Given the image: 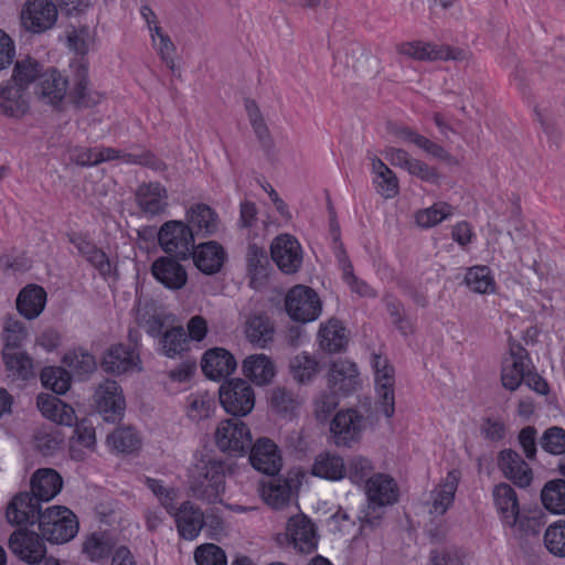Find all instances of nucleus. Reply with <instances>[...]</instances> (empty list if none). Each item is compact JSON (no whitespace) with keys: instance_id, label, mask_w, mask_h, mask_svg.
Wrapping results in <instances>:
<instances>
[{"instance_id":"nucleus-1","label":"nucleus","mask_w":565,"mask_h":565,"mask_svg":"<svg viewBox=\"0 0 565 565\" xmlns=\"http://www.w3.org/2000/svg\"><path fill=\"white\" fill-rule=\"evenodd\" d=\"M226 465L221 460H209L198 465L191 473L190 489L195 499L206 503L221 500L225 491Z\"/></svg>"},{"instance_id":"nucleus-2","label":"nucleus","mask_w":565,"mask_h":565,"mask_svg":"<svg viewBox=\"0 0 565 565\" xmlns=\"http://www.w3.org/2000/svg\"><path fill=\"white\" fill-rule=\"evenodd\" d=\"M38 525L42 539L52 544H65L72 541L79 530L76 514L62 505L45 509Z\"/></svg>"},{"instance_id":"nucleus-3","label":"nucleus","mask_w":565,"mask_h":565,"mask_svg":"<svg viewBox=\"0 0 565 565\" xmlns=\"http://www.w3.org/2000/svg\"><path fill=\"white\" fill-rule=\"evenodd\" d=\"M369 507L363 522L371 526L380 524L381 509L394 504L398 499V487L393 478L384 473L373 475L365 484Z\"/></svg>"},{"instance_id":"nucleus-4","label":"nucleus","mask_w":565,"mask_h":565,"mask_svg":"<svg viewBox=\"0 0 565 565\" xmlns=\"http://www.w3.org/2000/svg\"><path fill=\"white\" fill-rule=\"evenodd\" d=\"M158 243L166 254L185 260L195 247V237L185 222L171 220L159 228Z\"/></svg>"},{"instance_id":"nucleus-5","label":"nucleus","mask_w":565,"mask_h":565,"mask_svg":"<svg viewBox=\"0 0 565 565\" xmlns=\"http://www.w3.org/2000/svg\"><path fill=\"white\" fill-rule=\"evenodd\" d=\"M285 308L292 320L308 323L319 318L322 306L318 294L312 288L297 285L286 295Z\"/></svg>"},{"instance_id":"nucleus-6","label":"nucleus","mask_w":565,"mask_h":565,"mask_svg":"<svg viewBox=\"0 0 565 565\" xmlns=\"http://www.w3.org/2000/svg\"><path fill=\"white\" fill-rule=\"evenodd\" d=\"M218 395L224 411L233 416H246L255 406L254 390L243 379L224 382L218 390Z\"/></svg>"},{"instance_id":"nucleus-7","label":"nucleus","mask_w":565,"mask_h":565,"mask_svg":"<svg viewBox=\"0 0 565 565\" xmlns=\"http://www.w3.org/2000/svg\"><path fill=\"white\" fill-rule=\"evenodd\" d=\"M215 443L222 452L242 456L252 444L250 430L245 423L231 418L222 420L215 430Z\"/></svg>"},{"instance_id":"nucleus-8","label":"nucleus","mask_w":565,"mask_h":565,"mask_svg":"<svg viewBox=\"0 0 565 565\" xmlns=\"http://www.w3.org/2000/svg\"><path fill=\"white\" fill-rule=\"evenodd\" d=\"M371 363L374 370L377 405L386 417H392L395 413L394 367L388 363L386 358L379 354L372 355Z\"/></svg>"},{"instance_id":"nucleus-9","label":"nucleus","mask_w":565,"mask_h":565,"mask_svg":"<svg viewBox=\"0 0 565 565\" xmlns=\"http://www.w3.org/2000/svg\"><path fill=\"white\" fill-rule=\"evenodd\" d=\"M364 428V417L353 408L338 412L330 425L333 443L348 448L360 441Z\"/></svg>"},{"instance_id":"nucleus-10","label":"nucleus","mask_w":565,"mask_h":565,"mask_svg":"<svg viewBox=\"0 0 565 565\" xmlns=\"http://www.w3.org/2000/svg\"><path fill=\"white\" fill-rule=\"evenodd\" d=\"M56 19L57 9L51 0H28L21 12L23 28L32 33L52 29Z\"/></svg>"},{"instance_id":"nucleus-11","label":"nucleus","mask_w":565,"mask_h":565,"mask_svg":"<svg viewBox=\"0 0 565 565\" xmlns=\"http://www.w3.org/2000/svg\"><path fill=\"white\" fill-rule=\"evenodd\" d=\"M41 503L31 492H20L9 502L6 518L10 524L17 526L39 524L44 512Z\"/></svg>"},{"instance_id":"nucleus-12","label":"nucleus","mask_w":565,"mask_h":565,"mask_svg":"<svg viewBox=\"0 0 565 565\" xmlns=\"http://www.w3.org/2000/svg\"><path fill=\"white\" fill-rule=\"evenodd\" d=\"M249 462L253 468L264 475L275 477L282 467V457L278 446L269 438H258L250 444Z\"/></svg>"},{"instance_id":"nucleus-13","label":"nucleus","mask_w":565,"mask_h":565,"mask_svg":"<svg viewBox=\"0 0 565 565\" xmlns=\"http://www.w3.org/2000/svg\"><path fill=\"white\" fill-rule=\"evenodd\" d=\"M286 537L294 548L300 553H311L318 545L316 526L303 513L292 515L288 519Z\"/></svg>"},{"instance_id":"nucleus-14","label":"nucleus","mask_w":565,"mask_h":565,"mask_svg":"<svg viewBox=\"0 0 565 565\" xmlns=\"http://www.w3.org/2000/svg\"><path fill=\"white\" fill-rule=\"evenodd\" d=\"M270 255L278 268L285 274L298 271L302 264V250L299 242L291 235H279L270 246Z\"/></svg>"},{"instance_id":"nucleus-15","label":"nucleus","mask_w":565,"mask_h":565,"mask_svg":"<svg viewBox=\"0 0 565 565\" xmlns=\"http://www.w3.org/2000/svg\"><path fill=\"white\" fill-rule=\"evenodd\" d=\"M30 110L26 90L14 82L4 81L0 84V115L11 119H21Z\"/></svg>"},{"instance_id":"nucleus-16","label":"nucleus","mask_w":565,"mask_h":565,"mask_svg":"<svg viewBox=\"0 0 565 565\" xmlns=\"http://www.w3.org/2000/svg\"><path fill=\"white\" fill-rule=\"evenodd\" d=\"M96 403L106 420L116 422L125 411L126 402L118 383L113 380L103 382L95 393Z\"/></svg>"},{"instance_id":"nucleus-17","label":"nucleus","mask_w":565,"mask_h":565,"mask_svg":"<svg viewBox=\"0 0 565 565\" xmlns=\"http://www.w3.org/2000/svg\"><path fill=\"white\" fill-rule=\"evenodd\" d=\"M498 467L507 479L520 488L529 487L533 480L532 469L513 449H503L499 452Z\"/></svg>"},{"instance_id":"nucleus-18","label":"nucleus","mask_w":565,"mask_h":565,"mask_svg":"<svg viewBox=\"0 0 565 565\" xmlns=\"http://www.w3.org/2000/svg\"><path fill=\"white\" fill-rule=\"evenodd\" d=\"M116 539L108 531H94L84 536L81 553L90 563H105L116 550Z\"/></svg>"},{"instance_id":"nucleus-19","label":"nucleus","mask_w":565,"mask_h":565,"mask_svg":"<svg viewBox=\"0 0 565 565\" xmlns=\"http://www.w3.org/2000/svg\"><path fill=\"white\" fill-rule=\"evenodd\" d=\"M43 540L41 534L19 529L11 534L9 545L15 555L31 564L45 555Z\"/></svg>"},{"instance_id":"nucleus-20","label":"nucleus","mask_w":565,"mask_h":565,"mask_svg":"<svg viewBox=\"0 0 565 565\" xmlns=\"http://www.w3.org/2000/svg\"><path fill=\"white\" fill-rule=\"evenodd\" d=\"M185 221L194 237L213 236L218 232L221 225L218 214L204 203L193 204L188 209Z\"/></svg>"},{"instance_id":"nucleus-21","label":"nucleus","mask_w":565,"mask_h":565,"mask_svg":"<svg viewBox=\"0 0 565 565\" xmlns=\"http://www.w3.org/2000/svg\"><path fill=\"white\" fill-rule=\"evenodd\" d=\"M175 520L177 529L181 537L194 540L203 529V512L191 501L183 502L179 508L174 505L167 511Z\"/></svg>"},{"instance_id":"nucleus-22","label":"nucleus","mask_w":565,"mask_h":565,"mask_svg":"<svg viewBox=\"0 0 565 565\" xmlns=\"http://www.w3.org/2000/svg\"><path fill=\"white\" fill-rule=\"evenodd\" d=\"M153 277L170 290H179L185 286L188 274L177 258L161 256L151 265Z\"/></svg>"},{"instance_id":"nucleus-23","label":"nucleus","mask_w":565,"mask_h":565,"mask_svg":"<svg viewBox=\"0 0 565 565\" xmlns=\"http://www.w3.org/2000/svg\"><path fill=\"white\" fill-rule=\"evenodd\" d=\"M73 86L70 96L78 107H90L99 103V94L88 87V65L83 57L71 64Z\"/></svg>"},{"instance_id":"nucleus-24","label":"nucleus","mask_w":565,"mask_h":565,"mask_svg":"<svg viewBox=\"0 0 565 565\" xmlns=\"http://www.w3.org/2000/svg\"><path fill=\"white\" fill-rule=\"evenodd\" d=\"M328 384L331 390L343 395L355 392L360 385L356 365L347 360L332 362L328 374Z\"/></svg>"},{"instance_id":"nucleus-25","label":"nucleus","mask_w":565,"mask_h":565,"mask_svg":"<svg viewBox=\"0 0 565 565\" xmlns=\"http://www.w3.org/2000/svg\"><path fill=\"white\" fill-rule=\"evenodd\" d=\"M492 497L502 523L509 527L515 526L520 515L519 499L515 490L510 484L502 482L493 488Z\"/></svg>"},{"instance_id":"nucleus-26","label":"nucleus","mask_w":565,"mask_h":565,"mask_svg":"<svg viewBox=\"0 0 565 565\" xmlns=\"http://www.w3.org/2000/svg\"><path fill=\"white\" fill-rule=\"evenodd\" d=\"M236 365L233 354L223 348L207 350L201 362L203 373L213 381L227 377L235 371Z\"/></svg>"},{"instance_id":"nucleus-27","label":"nucleus","mask_w":565,"mask_h":565,"mask_svg":"<svg viewBox=\"0 0 565 565\" xmlns=\"http://www.w3.org/2000/svg\"><path fill=\"white\" fill-rule=\"evenodd\" d=\"M196 268L205 275H213L221 270L226 259L223 246L216 241L201 243L191 254Z\"/></svg>"},{"instance_id":"nucleus-28","label":"nucleus","mask_w":565,"mask_h":565,"mask_svg":"<svg viewBox=\"0 0 565 565\" xmlns=\"http://www.w3.org/2000/svg\"><path fill=\"white\" fill-rule=\"evenodd\" d=\"M139 353L124 344L111 345L104 354L100 366L107 373L122 374L138 367Z\"/></svg>"},{"instance_id":"nucleus-29","label":"nucleus","mask_w":565,"mask_h":565,"mask_svg":"<svg viewBox=\"0 0 565 565\" xmlns=\"http://www.w3.org/2000/svg\"><path fill=\"white\" fill-rule=\"evenodd\" d=\"M67 92V79L54 68L46 70L36 84L39 99L50 105L60 104Z\"/></svg>"},{"instance_id":"nucleus-30","label":"nucleus","mask_w":565,"mask_h":565,"mask_svg":"<svg viewBox=\"0 0 565 565\" xmlns=\"http://www.w3.org/2000/svg\"><path fill=\"white\" fill-rule=\"evenodd\" d=\"M31 494L41 502H49L56 497L63 486L61 476L51 468L38 469L30 481Z\"/></svg>"},{"instance_id":"nucleus-31","label":"nucleus","mask_w":565,"mask_h":565,"mask_svg":"<svg viewBox=\"0 0 565 565\" xmlns=\"http://www.w3.org/2000/svg\"><path fill=\"white\" fill-rule=\"evenodd\" d=\"M136 201L143 213L156 215L168 206V193L159 182L143 183L137 189Z\"/></svg>"},{"instance_id":"nucleus-32","label":"nucleus","mask_w":565,"mask_h":565,"mask_svg":"<svg viewBox=\"0 0 565 565\" xmlns=\"http://www.w3.org/2000/svg\"><path fill=\"white\" fill-rule=\"evenodd\" d=\"M246 339L260 349L273 342L275 327L270 318L266 313L249 315L245 321Z\"/></svg>"},{"instance_id":"nucleus-33","label":"nucleus","mask_w":565,"mask_h":565,"mask_svg":"<svg viewBox=\"0 0 565 565\" xmlns=\"http://www.w3.org/2000/svg\"><path fill=\"white\" fill-rule=\"evenodd\" d=\"M459 478L460 472L458 470H451L448 472L444 482L440 483L434 491H431V508L429 509L430 514L443 516L446 513V511L454 502Z\"/></svg>"},{"instance_id":"nucleus-34","label":"nucleus","mask_w":565,"mask_h":565,"mask_svg":"<svg viewBox=\"0 0 565 565\" xmlns=\"http://www.w3.org/2000/svg\"><path fill=\"white\" fill-rule=\"evenodd\" d=\"M46 292L43 287L28 285L18 295L17 309L21 316L32 320L38 318L44 310Z\"/></svg>"},{"instance_id":"nucleus-35","label":"nucleus","mask_w":565,"mask_h":565,"mask_svg":"<svg viewBox=\"0 0 565 565\" xmlns=\"http://www.w3.org/2000/svg\"><path fill=\"white\" fill-rule=\"evenodd\" d=\"M244 375L256 385H266L275 376V366L265 354H253L243 361Z\"/></svg>"},{"instance_id":"nucleus-36","label":"nucleus","mask_w":565,"mask_h":565,"mask_svg":"<svg viewBox=\"0 0 565 565\" xmlns=\"http://www.w3.org/2000/svg\"><path fill=\"white\" fill-rule=\"evenodd\" d=\"M335 257L342 270V279L350 289L361 297H375L373 288L364 280L359 279L353 273V266L341 242L335 239Z\"/></svg>"},{"instance_id":"nucleus-37","label":"nucleus","mask_w":565,"mask_h":565,"mask_svg":"<svg viewBox=\"0 0 565 565\" xmlns=\"http://www.w3.org/2000/svg\"><path fill=\"white\" fill-rule=\"evenodd\" d=\"M311 472L316 477L338 481L345 478L347 467L342 457L335 454L321 452L316 457Z\"/></svg>"},{"instance_id":"nucleus-38","label":"nucleus","mask_w":565,"mask_h":565,"mask_svg":"<svg viewBox=\"0 0 565 565\" xmlns=\"http://www.w3.org/2000/svg\"><path fill=\"white\" fill-rule=\"evenodd\" d=\"M320 348L328 353L341 352L348 344L345 328L337 319L322 324L318 333Z\"/></svg>"},{"instance_id":"nucleus-39","label":"nucleus","mask_w":565,"mask_h":565,"mask_svg":"<svg viewBox=\"0 0 565 565\" xmlns=\"http://www.w3.org/2000/svg\"><path fill=\"white\" fill-rule=\"evenodd\" d=\"M8 376L15 380H29L35 375L32 358L24 350L2 352Z\"/></svg>"},{"instance_id":"nucleus-40","label":"nucleus","mask_w":565,"mask_h":565,"mask_svg":"<svg viewBox=\"0 0 565 565\" xmlns=\"http://www.w3.org/2000/svg\"><path fill=\"white\" fill-rule=\"evenodd\" d=\"M189 339L183 327H172L167 329L159 338L158 351L162 355L174 359L182 356V353L189 349Z\"/></svg>"},{"instance_id":"nucleus-41","label":"nucleus","mask_w":565,"mask_h":565,"mask_svg":"<svg viewBox=\"0 0 565 565\" xmlns=\"http://www.w3.org/2000/svg\"><path fill=\"white\" fill-rule=\"evenodd\" d=\"M372 172L376 192L385 199H393L398 194V179L395 173L379 158H372Z\"/></svg>"},{"instance_id":"nucleus-42","label":"nucleus","mask_w":565,"mask_h":565,"mask_svg":"<svg viewBox=\"0 0 565 565\" xmlns=\"http://www.w3.org/2000/svg\"><path fill=\"white\" fill-rule=\"evenodd\" d=\"M292 479L275 478L262 486V498L273 509H282L290 500Z\"/></svg>"},{"instance_id":"nucleus-43","label":"nucleus","mask_w":565,"mask_h":565,"mask_svg":"<svg viewBox=\"0 0 565 565\" xmlns=\"http://www.w3.org/2000/svg\"><path fill=\"white\" fill-rule=\"evenodd\" d=\"M43 65L31 56L18 60L14 64L11 78L8 81L17 83L21 88L28 92L30 85L39 82L43 74Z\"/></svg>"},{"instance_id":"nucleus-44","label":"nucleus","mask_w":565,"mask_h":565,"mask_svg":"<svg viewBox=\"0 0 565 565\" xmlns=\"http://www.w3.org/2000/svg\"><path fill=\"white\" fill-rule=\"evenodd\" d=\"M541 501L546 510L565 514V479H553L541 491Z\"/></svg>"},{"instance_id":"nucleus-45","label":"nucleus","mask_w":565,"mask_h":565,"mask_svg":"<svg viewBox=\"0 0 565 565\" xmlns=\"http://www.w3.org/2000/svg\"><path fill=\"white\" fill-rule=\"evenodd\" d=\"M269 404L273 411L280 416L291 417L299 408L301 401L292 390L276 386L270 391Z\"/></svg>"},{"instance_id":"nucleus-46","label":"nucleus","mask_w":565,"mask_h":565,"mask_svg":"<svg viewBox=\"0 0 565 565\" xmlns=\"http://www.w3.org/2000/svg\"><path fill=\"white\" fill-rule=\"evenodd\" d=\"M290 374L298 383L310 382L319 372V361L306 352L295 355L289 362Z\"/></svg>"},{"instance_id":"nucleus-47","label":"nucleus","mask_w":565,"mask_h":565,"mask_svg":"<svg viewBox=\"0 0 565 565\" xmlns=\"http://www.w3.org/2000/svg\"><path fill=\"white\" fill-rule=\"evenodd\" d=\"M28 338V330L23 322L14 317L8 316L3 324V349L2 352L23 350V343Z\"/></svg>"},{"instance_id":"nucleus-48","label":"nucleus","mask_w":565,"mask_h":565,"mask_svg":"<svg viewBox=\"0 0 565 565\" xmlns=\"http://www.w3.org/2000/svg\"><path fill=\"white\" fill-rule=\"evenodd\" d=\"M465 282L477 294H491L495 290V280L488 266L470 267L466 273Z\"/></svg>"},{"instance_id":"nucleus-49","label":"nucleus","mask_w":565,"mask_h":565,"mask_svg":"<svg viewBox=\"0 0 565 565\" xmlns=\"http://www.w3.org/2000/svg\"><path fill=\"white\" fill-rule=\"evenodd\" d=\"M42 385L54 393L65 394L71 386L70 373L61 366H47L41 371Z\"/></svg>"},{"instance_id":"nucleus-50","label":"nucleus","mask_w":565,"mask_h":565,"mask_svg":"<svg viewBox=\"0 0 565 565\" xmlns=\"http://www.w3.org/2000/svg\"><path fill=\"white\" fill-rule=\"evenodd\" d=\"M470 52L460 47L445 44L426 43V60L428 61H469Z\"/></svg>"},{"instance_id":"nucleus-51","label":"nucleus","mask_w":565,"mask_h":565,"mask_svg":"<svg viewBox=\"0 0 565 565\" xmlns=\"http://www.w3.org/2000/svg\"><path fill=\"white\" fill-rule=\"evenodd\" d=\"M247 269L252 279L264 278L267 276L269 259L265 248L252 243L246 253Z\"/></svg>"},{"instance_id":"nucleus-52","label":"nucleus","mask_w":565,"mask_h":565,"mask_svg":"<svg viewBox=\"0 0 565 565\" xmlns=\"http://www.w3.org/2000/svg\"><path fill=\"white\" fill-rule=\"evenodd\" d=\"M512 363L502 369L501 381L502 385L510 390L515 391L522 383L525 375V362L523 354L512 353Z\"/></svg>"},{"instance_id":"nucleus-53","label":"nucleus","mask_w":565,"mask_h":565,"mask_svg":"<svg viewBox=\"0 0 565 565\" xmlns=\"http://www.w3.org/2000/svg\"><path fill=\"white\" fill-rule=\"evenodd\" d=\"M385 158L393 166L404 168L411 174L424 179V168L422 166V162L417 159H413L404 149L390 147L385 150Z\"/></svg>"},{"instance_id":"nucleus-54","label":"nucleus","mask_w":565,"mask_h":565,"mask_svg":"<svg viewBox=\"0 0 565 565\" xmlns=\"http://www.w3.org/2000/svg\"><path fill=\"white\" fill-rule=\"evenodd\" d=\"M108 441L120 452H132L140 445V439L131 427L117 428L108 436Z\"/></svg>"},{"instance_id":"nucleus-55","label":"nucleus","mask_w":565,"mask_h":565,"mask_svg":"<svg viewBox=\"0 0 565 565\" xmlns=\"http://www.w3.org/2000/svg\"><path fill=\"white\" fill-rule=\"evenodd\" d=\"M544 544L553 555L565 556V521H557L546 529Z\"/></svg>"},{"instance_id":"nucleus-56","label":"nucleus","mask_w":565,"mask_h":565,"mask_svg":"<svg viewBox=\"0 0 565 565\" xmlns=\"http://www.w3.org/2000/svg\"><path fill=\"white\" fill-rule=\"evenodd\" d=\"M347 467V476L351 482L360 484L363 482H367L370 478H372V473L374 470V467L372 462L362 456H354L352 457Z\"/></svg>"},{"instance_id":"nucleus-57","label":"nucleus","mask_w":565,"mask_h":565,"mask_svg":"<svg viewBox=\"0 0 565 565\" xmlns=\"http://www.w3.org/2000/svg\"><path fill=\"white\" fill-rule=\"evenodd\" d=\"M540 445L551 455L565 454V429L558 426L548 427L540 438Z\"/></svg>"},{"instance_id":"nucleus-58","label":"nucleus","mask_w":565,"mask_h":565,"mask_svg":"<svg viewBox=\"0 0 565 565\" xmlns=\"http://www.w3.org/2000/svg\"><path fill=\"white\" fill-rule=\"evenodd\" d=\"M194 558L198 565H226L224 551L215 544L199 546L195 550Z\"/></svg>"},{"instance_id":"nucleus-59","label":"nucleus","mask_w":565,"mask_h":565,"mask_svg":"<svg viewBox=\"0 0 565 565\" xmlns=\"http://www.w3.org/2000/svg\"><path fill=\"white\" fill-rule=\"evenodd\" d=\"M386 128L387 132L393 136L397 142L414 145L419 149H424V137L412 128L392 121L387 122Z\"/></svg>"},{"instance_id":"nucleus-60","label":"nucleus","mask_w":565,"mask_h":565,"mask_svg":"<svg viewBox=\"0 0 565 565\" xmlns=\"http://www.w3.org/2000/svg\"><path fill=\"white\" fill-rule=\"evenodd\" d=\"M337 393L331 390V392H322L317 396L315 399V414L318 420H327L337 408L339 404Z\"/></svg>"},{"instance_id":"nucleus-61","label":"nucleus","mask_w":565,"mask_h":565,"mask_svg":"<svg viewBox=\"0 0 565 565\" xmlns=\"http://www.w3.org/2000/svg\"><path fill=\"white\" fill-rule=\"evenodd\" d=\"M454 206L447 202H436L426 207V227H433L454 215Z\"/></svg>"},{"instance_id":"nucleus-62","label":"nucleus","mask_w":565,"mask_h":565,"mask_svg":"<svg viewBox=\"0 0 565 565\" xmlns=\"http://www.w3.org/2000/svg\"><path fill=\"white\" fill-rule=\"evenodd\" d=\"M72 439L86 448H93L96 443L95 428L88 419H82L76 423Z\"/></svg>"},{"instance_id":"nucleus-63","label":"nucleus","mask_w":565,"mask_h":565,"mask_svg":"<svg viewBox=\"0 0 565 565\" xmlns=\"http://www.w3.org/2000/svg\"><path fill=\"white\" fill-rule=\"evenodd\" d=\"M536 436L537 430L534 426L523 427L518 435V441L525 457L530 460L536 457Z\"/></svg>"},{"instance_id":"nucleus-64","label":"nucleus","mask_w":565,"mask_h":565,"mask_svg":"<svg viewBox=\"0 0 565 565\" xmlns=\"http://www.w3.org/2000/svg\"><path fill=\"white\" fill-rule=\"evenodd\" d=\"M431 565H463L459 553L455 548L433 550L430 552Z\"/></svg>"}]
</instances>
